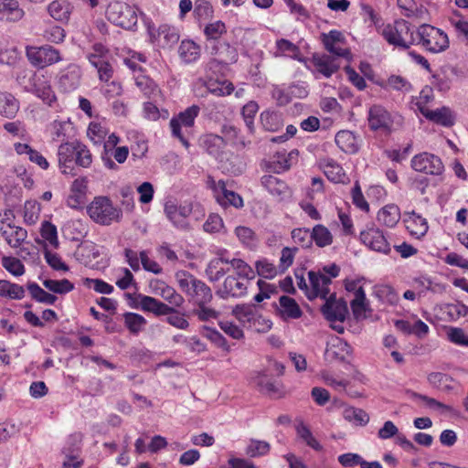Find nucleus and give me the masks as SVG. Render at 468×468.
<instances>
[{
  "label": "nucleus",
  "mask_w": 468,
  "mask_h": 468,
  "mask_svg": "<svg viewBox=\"0 0 468 468\" xmlns=\"http://www.w3.org/2000/svg\"><path fill=\"white\" fill-rule=\"evenodd\" d=\"M261 185L271 195L280 199H282L289 192L287 184L271 175L263 176Z\"/></svg>",
  "instance_id": "c756f323"
},
{
  "label": "nucleus",
  "mask_w": 468,
  "mask_h": 468,
  "mask_svg": "<svg viewBox=\"0 0 468 468\" xmlns=\"http://www.w3.org/2000/svg\"><path fill=\"white\" fill-rule=\"evenodd\" d=\"M200 144L208 154L218 157L222 153L227 143L220 135L207 133L200 138Z\"/></svg>",
  "instance_id": "cd10ccee"
},
{
  "label": "nucleus",
  "mask_w": 468,
  "mask_h": 468,
  "mask_svg": "<svg viewBox=\"0 0 468 468\" xmlns=\"http://www.w3.org/2000/svg\"><path fill=\"white\" fill-rule=\"evenodd\" d=\"M271 446L265 441L251 439L245 449V453L251 458L266 455L270 452Z\"/></svg>",
  "instance_id": "3c124183"
},
{
  "label": "nucleus",
  "mask_w": 468,
  "mask_h": 468,
  "mask_svg": "<svg viewBox=\"0 0 468 468\" xmlns=\"http://www.w3.org/2000/svg\"><path fill=\"white\" fill-rule=\"evenodd\" d=\"M336 145L345 153L355 154L359 149L357 137L347 130L339 131L335 138Z\"/></svg>",
  "instance_id": "c85d7f7f"
},
{
  "label": "nucleus",
  "mask_w": 468,
  "mask_h": 468,
  "mask_svg": "<svg viewBox=\"0 0 468 468\" xmlns=\"http://www.w3.org/2000/svg\"><path fill=\"white\" fill-rule=\"evenodd\" d=\"M19 110V101L6 91H0V115L8 119L14 118Z\"/></svg>",
  "instance_id": "473e14b6"
},
{
  "label": "nucleus",
  "mask_w": 468,
  "mask_h": 468,
  "mask_svg": "<svg viewBox=\"0 0 468 468\" xmlns=\"http://www.w3.org/2000/svg\"><path fill=\"white\" fill-rule=\"evenodd\" d=\"M248 280L244 278L228 276L222 286L217 291V295L222 299L229 297L239 298L247 293Z\"/></svg>",
  "instance_id": "ddd939ff"
},
{
  "label": "nucleus",
  "mask_w": 468,
  "mask_h": 468,
  "mask_svg": "<svg viewBox=\"0 0 468 468\" xmlns=\"http://www.w3.org/2000/svg\"><path fill=\"white\" fill-rule=\"evenodd\" d=\"M282 317L290 319L300 318L303 312L293 298L282 295L279 299Z\"/></svg>",
  "instance_id": "4c0bfd02"
},
{
  "label": "nucleus",
  "mask_w": 468,
  "mask_h": 468,
  "mask_svg": "<svg viewBox=\"0 0 468 468\" xmlns=\"http://www.w3.org/2000/svg\"><path fill=\"white\" fill-rule=\"evenodd\" d=\"M25 16L17 0H0V20L16 23Z\"/></svg>",
  "instance_id": "5701e85b"
},
{
  "label": "nucleus",
  "mask_w": 468,
  "mask_h": 468,
  "mask_svg": "<svg viewBox=\"0 0 468 468\" xmlns=\"http://www.w3.org/2000/svg\"><path fill=\"white\" fill-rule=\"evenodd\" d=\"M296 431L298 436L302 440H303L308 446H310L315 451H321L323 449L322 445L313 436L310 429L305 424H303V422L298 424L296 427Z\"/></svg>",
  "instance_id": "052dcab7"
},
{
  "label": "nucleus",
  "mask_w": 468,
  "mask_h": 468,
  "mask_svg": "<svg viewBox=\"0 0 468 468\" xmlns=\"http://www.w3.org/2000/svg\"><path fill=\"white\" fill-rule=\"evenodd\" d=\"M423 116L426 119L443 126H450L453 123L451 111L446 107L430 110L429 112H426Z\"/></svg>",
  "instance_id": "a19ab883"
},
{
  "label": "nucleus",
  "mask_w": 468,
  "mask_h": 468,
  "mask_svg": "<svg viewBox=\"0 0 468 468\" xmlns=\"http://www.w3.org/2000/svg\"><path fill=\"white\" fill-rule=\"evenodd\" d=\"M415 27L404 19H397L393 23L387 24L381 32V36L388 45L399 50H408L417 44Z\"/></svg>",
  "instance_id": "f03ea898"
},
{
  "label": "nucleus",
  "mask_w": 468,
  "mask_h": 468,
  "mask_svg": "<svg viewBox=\"0 0 468 468\" xmlns=\"http://www.w3.org/2000/svg\"><path fill=\"white\" fill-rule=\"evenodd\" d=\"M344 417L360 426H365L369 421V415L364 410L353 407L345 410Z\"/></svg>",
  "instance_id": "6e6d98bb"
},
{
  "label": "nucleus",
  "mask_w": 468,
  "mask_h": 468,
  "mask_svg": "<svg viewBox=\"0 0 468 468\" xmlns=\"http://www.w3.org/2000/svg\"><path fill=\"white\" fill-rule=\"evenodd\" d=\"M136 303L139 308L144 312H150L155 315H166L174 312V307H171L159 300L139 293L136 298Z\"/></svg>",
  "instance_id": "a211bd4d"
},
{
  "label": "nucleus",
  "mask_w": 468,
  "mask_h": 468,
  "mask_svg": "<svg viewBox=\"0 0 468 468\" xmlns=\"http://www.w3.org/2000/svg\"><path fill=\"white\" fill-rule=\"evenodd\" d=\"M43 285L54 293L64 294L71 292L74 289V284L68 279L51 280L46 279L43 281Z\"/></svg>",
  "instance_id": "49530a36"
},
{
  "label": "nucleus",
  "mask_w": 468,
  "mask_h": 468,
  "mask_svg": "<svg viewBox=\"0 0 468 468\" xmlns=\"http://www.w3.org/2000/svg\"><path fill=\"white\" fill-rule=\"evenodd\" d=\"M361 242L371 250L388 255L391 246L387 240L383 231L378 228H368L360 233Z\"/></svg>",
  "instance_id": "9b49d317"
},
{
  "label": "nucleus",
  "mask_w": 468,
  "mask_h": 468,
  "mask_svg": "<svg viewBox=\"0 0 468 468\" xmlns=\"http://www.w3.org/2000/svg\"><path fill=\"white\" fill-rule=\"evenodd\" d=\"M7 227L10 230L0 229L1 235L11 248H20L27 239V229L11 223H7Z\"/></svg>",
  "instance_id": "a878e982"
},
{
  "label": "nucleus",
  "mask_w": 468,
  "mask_h": 468,
  "mask_svg": "<svg viewBox=\"0 0 468 468\" xmlns=\"http://www.w3.org/2000/svg\"><path fill=\"white\" fill-rule=\"evenodd\" d=\"M213 190L215 197L220 206L224 207L232 206L236 208L243 207L242 197L236 192L227 189L224 181L219 180L218 183H214Z\"/></svg>",
  "instance_id": "2eb2a0df"
},
{
  "label": "nucleus",
  "mask_w": 468,
  "mask_h": 468,
  "mask_svg": "<svg viewBox=\"0 0 468 468\" xmlns=\"http://www.w3.org/2000/svg\"><path fill=\"white\" fill-rule=\"evenodd\" d=\"M226 33V26L221 21L210 23L205 27L204 34L207 39L211 42H220L218 39Z\"/></svg>",
  "instance_id": "13d9d810"
},
{
  "label": "nucleus",
  "mask_w": 468,
  "mask_h": 468,
  "mask_svg": "<svg viewBox=\"0 0 468 468\" xmlns=\"http://www.w3.org/2000/svg\"><path fill=\"white\" fill-rule=\"evenodd\" d=\"M58 156L61 172L74 176V143L60 144L58 150Z\"/></svg>",
  "instance_id": "b1692460"
},
{
  "label": "nucleus",
  "mask_w": 468,
  "mask_h": 468,
  "mask_svg": "<svg viewBox=\"0 0 468 468\" xmlns=\"http://www.w3.org/2000/svg\"><path fill=\"white\" fill-rule=\"evenodd\" d=\"M322 312L324 317L331 323H343L348 313L347 307L345 303H331L329 301H327L322 307Z\"/></svg>",
  "instance_id": "7c9ffc66"
},
{
  "label": "nucleus",
  "mask_w": 468,
  "mask_h": 468,
  "mask_svg": "<svg viewBox=\"0 0 468 468\" xmlns=\"http://www.w3.org/2000/svg\"><path fill=\"white\" fill-rule=\"evenodd\" d=\"M263 128L269 132H276L282 126L280 116L275 112H263L261 114Z\"/></svg>",
  "instance_id": "bf43d9fd"
},
{
  "label": "nucleus",
  "mask_w": 468,
  "mask_h": 468,
  "mask_svg": "<svg viewBox=\"0 0 468 468\" xmlns=\"http://www.w3.org/2000/svg\"><path fill=\"white\" fill-rule=\"evenodd\" d=\"M49 15L58 21H68L70 15V5L65 0H55L48 6Z\"/></svg>",
  "instance_id": "58836bf2"
},
{
  "label": "nucleus",
  "mask_w": 468,
  "mask_h": 468,
  "mask_svg": "<svg viewBox=\"0 0 468 468\" xmlns=\"http://www.w3.org/2000/svg\"><path fill=\"white\" fill-rule=\"evenodd\" d=\"M232 314L242 324L251 325L261 316L253 305L238 304L232 310Z\"/></svg>",
  "instance_id": "e433bc0d"
},
{
  "label": "nucleus",
  "mask_w": 468,
  "mask_h": 468,
  "mask_svg": "<svg viewBox=\"0 0 468 468\" xmlns=\"http://www.w3.org/2000/svg\"><path fill=\"white\" fill-rule=\"evenodd\" d=\"M192 313L202 322L217 319L219 314L218 311L209 307L207 304H200L194 307Z\"/></svg>",
  "instance_id": "774afa93"
},
{
  "label": "nucleus",
  "mask_w": 468,
  "mask_h": 468,
  "mask_svg": "<svg viewBox=\"0 0 468 468\" xmlns=\"http://www.w3.org/2000/svg\"><path fill=\"white\" fill-rule=\"evenodd\" d=\"M106 17L112 24L124 29L133 28L138 21L135 6L122 1H112L108 5Z\"/></svg>",
  "instance_id": "39448f33"
},
{
  "label": "nucleus",
  "mask_w": 468,
  "mask_h": 468,
  "mask_svg": "<svg viewBox=\"0 0 468 468\" xmlns=\"http://www.w3.org/2000/svg\"><path fill=\"white\" fill-rule=\"evenodd\" d=\"M199 112V106L192 105L170 120L169 126L172 135L177 138L186 148H188L190 144L184 134L183 128H185L186 132L192 128Z\"/></svg>",
  "instance_id": "6e6552de"
},
{
  "label": "nucleus",
  "mask_w": 468,
  "mask_h": 468,
  "mask_svg": "<svg viewBox=\"0 0 468 468\" xmlns=\"http://www.w3.org/2000/svg\"><path fill=\"white\" fill-rule=\"evenodd\" d=\"M135 84L146 98L152 99L159 95L157 85L147 76L138 75L135 78Z\"/></svg>",
  "instance_id": "37998d69"
},
{
  "label": "nucleus",
  "mask_w": 468,
  "mask_h": 468,
  "mask_svg": "<svg viewBox=\"0 0 468 468\" xmlns=\"http://www.w3.org/2000/svg\"><path fill=\"white\" fill-rule=\"evenodd\" d=\"M292 239L302 248H309L312 245V231L304 228L294 229L292 231Z\"/></svg>",
  "instance_id": "e2e57ef3"
},
{
  "label": "nucleus",
  "mask_w": 468,
  "mask_h": 468,
  "mask_svg": "<svg viewBox=\"0 0 468 468\" xmlns=\"http://www.w3.org/2000/svg\"><path fill=\"white\" fill-rule=\"evenodd\" d=\"M151 39L153 42H157L162 48H171L179 40V35L175 27L167 25H162L154 32V28L149 27Z\"/></svg>",
  "instance_id": "6ab92c4d"
},
{
  "label": "nucleus",
  "mask_w": 468,
  "mask_h": 468,
  "mask_svg": "<svg viewBox=\"0 0 468 468\" xmlns=\"http://www.w3.org/2000/svg\"><path fill=\"white\" fill-rule=\"evenodd\" d=\"M124 324L132 334H138L146 324V320L144 316L134 313H126L124 314Z\"/></svg>",
  "instance_id": "603ef678"
},
{
  "label": "nucleus",
  "mask_w": 468,
  "mask_h": 468,
  "mask_svg": "<svg viewBox=\"0 0 468 468\" xmlns=\"http://www.w3.org/2000/svg\"><path fill=\"white\" fill-rule=\"evenodd\" d=\"M368 126L373 131H389L393 124L391 114L381 105H373L368 112Z\"/></svg>",
  "instance_id": "4468645a"
},
{
  "label": "nucleus",
  "mask_w": 468,
  "mask_h": 468,
  "mask_svg": "<svg viewBox=\"0 0 468 468\" xmlns=\"http://www.w3.org/2000/svg\"><path fill=\"white\" fill-rule=\"evenodd\" d=\"M25 53L28 62L39 69L57 64L63 59L60 51L49 44L27 46Z\"/></svg>",
  "instance_id": "423d86ee"
},
{
  "label": "nucleus",
  "mask_w": 468,
  "mask_h": 468,
  "mask_svg": "<svg viewBox=\"0 0 468 468\" xmlns=\"http://www.w3.org/2000/svg\"><path fill=\"white\" fill-rule=\"evenodd\" d=\"M207 91L216 96H227L233 92L234 85L228 80H209L206 83Z\"/></svg>",
  "instance_id": "c03bdc74"
},
{
  "label": "nucleus",
  "mask_w": 468,
  "mask_h": 468,
  "mask_svg": "<svg viewBox=\"0 0 468 468\" xmlns=\"http://www.w3.org/2000/svg\"><path fill=\"white\" fill-rule=\"evenodd\" d=\"M320 247H325L333 242V236L329 229L323 225H316L314 227L312 231V242Z\"/></svg>",
  "instance_id": "de8ad7c7"
},
{
  "label": "nucleus",
  "mask_w": 468,
  "mask_h": 468,
  "mask_svg": "<svg viewBox=\"0 0 468 468\" xmlns=\"http://www.w3.org/2000/svg\"><path fill=\"white\" fill-rule=\"evenodd\" d=\"M413 285L415 289L419 290L420 294L425 293L428 291L437 292L443 289L441 285H440L439 283H434L428 277H419L414 279Z\"/></svg>",
  "instance_id": "0e129e2a"
},
{
  "label": "nucleus",
  "mask_w": 468,
  "mask_h": 468,
  "mask_svg": "<svg viewBox=\"0 0 468 468\" xmlns=\"http://www.w3.org/2000/svg\"><path fill=\"white\" fill-rule=\"evenodd\" d=\"M228 271L229 269L225 270L224 268H222L218 263V261H216L214 259H212L208 262L205 271L208 280L212 282L220 280Z\"/></svg>",
  "instance_id": "338daca9"
},
{
  "label": "nucleus",
  "mask_w": 468,
  "mask_h": 468,
  "mask_svg": "<svg viewBox=\"0 0 468 468\" xmlns=\"http://www.w3.org/2000/svg\"><path fill=\"white\" fill-rule=\"evenodd\" d=\"M309 280L314 295L326 299L330 292L329 285L331 284V278L322 273L310 271Z\"/></svg>",
  "instance_id": "2f4dec72"
},
{
  "label": "nucleus",
  "mask_w": 468,
  "mask_h": 468,
  "mask_svg": "<svg viewBox=\"0 0 468 468\" xmlns=\"http://www.w3.org/2000/svg\"><path fill=\"white\" fill-rule=\"evenodd\" d=\"M415 37L417 44L421 45L426 50L439 53L444 51L449 47L447 35L441 29L428 24H423L418 27Z\"/></svg>",
  "instance_id": "20e7f679"
},
{
  "label": "nucleus",
  "mask_w": 468,
  "mask_h": 468,
  "mask_svg": "<svg viewBox=\"0 0 468 468\" xmlns=\"http://www.w3.org/2000/svg\"><path fill=\"white\" fill-rule=\"evenodd\" d=\"M88 59L90 63L97 69L99 79L101 81H109L113 73L112 68L109 61L107 59L99 60V58L94 56H88Z\"/></svg>",
  "instance_id": "09e8293b"
},
{
  "label": "nucleus",
  "mask_w": 468,
  "mask_h": 468,
  "mask_svg": "<svg viewBox=\"0 0 468 468\" xmlns=\"http://www.w3.org/2000/svg\"><path fill=\"white\" fill-rule=\"evenodd\" d=\"M74 164L81 167H89L92 163V155L86 145L81 143H74Z\"/></svg>",
  "instance_id": "a18cd8bd"
},
{
  "label": "nucleus",
  "mask_w": 468,
  "mask_h": 468,
  "mask_svg": "<svg viewBox=\"0 0 468 468\" xmlns=\"http://www.w3.org/2000/svg\"><path fill=\"white\" fill-rule=\"evenodd\" d=\"M42 37L49 43L60 44L66 37L64 28L57 25H48L42 32Z\"/></svg>",
  "instance_id": "8fccbe9b"
},
{
  "label": "nucleus",
  "mask_w": 468,
  "mask_h": 468,
  "mask_svg": "<svg viewBox=\"0 0 468 468\" xmlns=\"http://www.w3.org/2000/svg\"><path fill=\"white\" fill-rule=\"evenodd\" d=\"M80 69L70 64L59 72L58 85L66 92L74 90L80 84Z\"/></svg>",
  "instance_id": "412c9836"
},
{
  "label": "nucleus",
  "mask_w": 468,
  "mask_h": 468,
  "mask_svg": "<svg viewBox=\"0 0 468 468\" xmlns=\"http://www.w3.org/2000/svg\"><path fill=\"white\" fill-rule=\"evenodd\" d=\"M178 54L185 63H193L200 58V47L193 40L186 39L181 41Z\"/></svg>",
  "instance_id": "f704fd0d"
},
{
  "label": "nucleus",
  "mask_w": 468,
  "mask_h": 468,
  "mask_svg": "<svg viewBox=\"0 0 468 468\" xmlns=\"http://www.w3.org/2000/svg\"><path fill=\"white\" fill-rule=\"evenodd\" d=\"M120 139L115 133H112L108 136V139L104 140V153L101 155V160L106 167L109 169L116 168L115 163L111 159V155H109L110 150L116 148V145L119 144Z\"/></svg>",
  "instance_id": "864d4df0"
},
{
  "label": "nucleus",
  "mask_w": 468,
  "mask_h": 468,
  "mask_svg": "<svg viewBox=\"0 0 468 468\" xmlns=\"http://www.w3.org/2000/svg\"><path fill=\"white\" fill-rule=\"evenodd\" d=\"M400 219V209L395 204H388L380 208L377 215L378 222L385 227L393 228Z\"/></svg>",
  "instance_id": "bb28decb"
},
{
  "label": "nucleus",
  "mask_w": 468,
  "mask_h": 468,
  "mask_svg": "<svg viewBox=\"0 0 468 468\" xmlns=\"http://www.w3.org/2000/svg\"><path fill=\"white\" fill-rule=\"evenodd\" d=\"M351 346L343 339L335 337L328 343L324 356L326 360L330 362H344L351 356Z\"/></svg>",
  "instance_id": "dca6fc26"
},
{
  "label": "nucleus",
  "mask_w": 468,
  "mask_h": 468,
  "mask_svg": "<svg viewBox=\"0 0 468 468\" xmlns=\"http://www.w3.org/2000/svg\"><path fill=\"white\" fill-rule=\"evenodd\" d=\"M156 290L158 294L167 301L170 304L175 307H180L184 303V298L179 294L173 287L165 284V282H159Z\"/></svg>",
  "instance_id": "ea45409f"
},
{
  "label": "nucleus",
  "mask_w": 468,
  "mask_h": 468,
  "mask_svg": "<svg viewBox=\"0 0 468 468\" xmlns=\"http://www.w3.org/2000/svg\"><path fill=\"white\" fill-rule=\"evenodd\" d=\"M34 80L35 82L32 87V91L45 103L51 105V103L56 100V96L51 86L44 80V77H38L36 74H34Z\"/></svg>",
  "instance_id": "72a5a7b5"
},
{
  "label": "nucleus",
  "mask_w": 468,
  "mask_h": 468,
  "mask_svg": "<svg viewBox=\"0 0 468 468\" xmlns=\"http://www.w3.org/2000/svg\"><path fill=\"white\" fill-rule=\"evenodd\" d=\"M320 167L324 170L328 180L334 183H345L347 180L346 175L342 166L332 158H324L319 162Z\"/></svg>",
  "instance_id": "393cba45"
},
{
  "label": "nucleus",
  "mask_w": 468,
  "mask_h": 468,
  "mask_svg": "<svg viewBox=\"0 0 468 468\" xmlns=\"http://www.w3.org/2000/svg\"><path fill=\"white\" fill-rule=\"evenodd\" d=\"M311 61L315 70L325 78H330L340 67L337 63V58L326 54L314 53Z\"/></svg>",
  "instance_id": "aec40b11"
},
{
  "label": "nucleus",
  "mask_w": 468,
  "mask_h": 468,
  "mask_svg": "<svg viewBox=\"0 0 468 468\" xmlns=\"http://www.w3.org/2000/svg\"><path fill=\"white\" fill-rule=\"evenodd\" d=\"M82 283L87 288H93L99 293L111 294L113 292V286L100 279L85 278Z\"/></svg>",
  "instance_id": "69168bd1"
},
{
  "label": "nucleus",
  "mask_w": 468,
  "mask_h": 468,
  "mask_svg": "<svg viewBox=\"0 0 468 468\" xmlns=\"http://www.w3.org/2000/svg\"><path fill=\"white\" fill-rule=\"evenodd\" d=\"M207 48L212 56L206 65L207 70L215 72L219 70L222 66L235 63L238 60L237 49L228 42H211Z\"/></svg>",
  "instance_id": "0eeeda50"
},
{
  "label": "nucleus",
  "mask_w": 468,
  "mask_h": 468,
  "mask_svg": "<svg viewBox=\"0 0 468 468\" xmlns=\"http://www.w3.org/2000/svg\"><path fill=\"white\" fill-rule=\"evenodd\" d=\"M324 48L335 58H344L350 60L352 56L348 48H345V37L338 30H331L321 35Z\"/></svg>",
  "instance_id": "9d476101"
},
{
  "label": "nucleus",
  "mask_w": 468,
  "mask_h": 468,
  "mask_svg": "<svg viewBox=\"0 0 468 468\" xmlns=\"http://www.w3.org/2000/svg\"><path fill=\"white\" fill-rule=\"evenodd\" d=\"M266 168L273 173L280 174L290 168L289 160L284 153H277L272 160L268 162Z\"/></svg>",
  "instance_id": "4d7b16f0"
},
{
  "label": "nucleus",
  "mask_w": 468,
  "mask_h": 468,
  "mask_svg": "<svg viewBox=\"0 0 468 468\" xmlns=\"http://www.w3.org/2000/svg\"><path fill=\"white\" fill-rule=\"evenodd\" d=\"M350 306L353 312V315L356 320L366 318L367 303L363 287H359L357 290H356L354 297L350 301Z\"/></svg>",
  "instance_id": "c9c22d12"
},
{
  "label": "nucleus",
  "mask_w": 468,
  "mask_h": 468,
  "mask_svg": "<svg viewBox=\"0 0 468 468\" xmlns=\"http://www.w3.org/2000/svg\"><path fill=\"white\" fill-rule=\"evenodd\" d=\"M87 213L97 224L109 226L118 222L122 218V210L115 207L107 197H96L87 207Z\"/></svg>",
  "instance_id": "7ed1b4c3"
},
{
  "label": "nucleus",
  "mask_w": 468,
  "mask_h": 468,
  "mask_svg": "<svg viewBox=\"0 0 468 468\" xmlns=\"http://www.w3.org/2000/svg\"><path fill=\"white\" fill-rule=\"evenodd\" d=\"M108 130L101 123L92 122L90 123L87 135L94 144H101L104 142Z\"/></svg>",
  "instance_id": "5fc2aeb1"
},
{
  "label": "nucleus",
  "mask_w": 468,
  "mask_h": 468,
  "mask_svg": "<svg viewBox=\"0 0 468 468\" xmlns=\"http://www.w3.org/2000/svg\"><path fill=\"white\" fill-rule=\"evenodd\" d=\"M410 166L418 173L431 176H441L444 172L441 159L428 152L414 155L410 161Z\"/></svg>",
  "instance_id": "1a4fd4ad"
},
{
  "label": "nucleus",
  "mask_w": 468,
  "mask_h": 468,
  "mask_svg": "<svg viewBox=\"0 0 468 468\" xmlns=\"http://www.w3.org/2000/svg\"><path fill=\"white\" fill-rule=\"evenodd\" d=\"M176 279L179 288L186 294L188 302L194 307L200 304H208L212 301L213 294L210 287L190 272L178 271L176 272Z\"/></svg>",
  "instance_id": "f257e3e1"
},
{
  "label": "nucleus",
  "mask_w": 468,
  "mask_h": 468,
  "mask_svg": "<svg viewBox=\"0 0 468 468\" xmlns=\"http://www.w3.org/2000/svg\"><path fill=\"white\" fill-rule=\"evenodd\" d=\"M165 212L176 228L186 229L187 227L186 219L192 213V207L190 204L177 207L171 202H167L165 206Z\"/></svg>",
  "instance_id": "f3484780"
},
{
  "label": "nucleus",
  "mask_w": 468,
  "mask_h": 468,
  "mask_svg": "<svg viewBox=\"0 0 468 468\" xmlns=\"http://www.w3.org/2000/svg\"><path fill=\"white\" fill-rule=\"evenodd\" d=\"M250 381L261 392L271 397L280 398L284 394L282 383L270 378L266 371L256 372Z\"/></svg>",
  "instance_id": "f8f14e48"
},
{
  "label": "nucleus",
  "mask_w": 468,
  "mask_h": 468,
  "mask_svg": "<svg viewBox=\"0 0 468 468\" xmlns=\"http://www.w3.org/2000/svg\"><path fill=\"white\" fill-rule=\"evenodd\" d=\"M27 290L31 297L38 303L51 305L57 301V296L46 292L36 282H28Z\"/></svg>",
  "instance_id": "79ce46f5"
},
{
  "label": "nucleus",
  "mask_w": 468,
  "mask_h": 468,
  "mask_svg": "<svg viewBox=\"0 0 468 468\" xmlns=\"http://www.w3.org/2000/svg\"><path fill=\"white\" fill-rule=\"evenodd\" d=\"M2 265L15 276H21L25 273V266L17 258L4 256L2 258Z\"/></svg>",
  "instance_id": "680f3d73"
},
{
  "label": "nucleus",
  "mask_w": 468,
  "mask_h": 468,
  "mask_svg": "<svg viewBox=\"0 0 468 468\" xmlns=\"http://www.w3.org/2000/svg\"><path fill=\"white\" fill-rule=\"evenodd\" d=\"M404 223L410 235L417 239L425 236L429 229L427 219L415 211L406 213Z\"/></svg>",
  "instance_id": "4be33fe9"
}]
</instances>
